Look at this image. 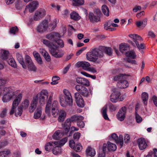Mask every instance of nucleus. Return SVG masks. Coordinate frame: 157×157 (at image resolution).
I'll return each instance as SVG.
<instances>
[{
  "label": "nucleus",
  "mask_w": 157,
  "mask_h": 157,
  "mask_svg": "<svg viewBox=\"0 0 157 157\" xmlns=\"http://www.w3.org/2000/svg\"><path fill=\"white\" fill-rule=\"evenodd\" d=\"M75 89L81 95L85 97H87L89 95V92L88 89L85 87L80 85H75Z\"/></svg>",
  "instance_id": "obj_6"
},
{
  "label": "nucleus",
  "mask_w": 157,
  "mask_h": 157,
  "mask_svg": "<svg viewBox=\"0 0 157 157\" xmlns=\"http://www.w3.org/2000/svg\"><path fill=\"white\" fill-rule=\"evenodd\" d=\"M76 82L79 84L88 86H90V82L88 80L83 78L78 77L76 79Z\"/></svg>",
  "instance_id": "obj_17"
},
{
  "label": "nucleus",
  "mask_w": 157,
  "mask_h": 157,
  "mask_svg": "<svg viewBox=\"0 0 157 157\" xmlns=\"http://www.w3.org/2000/svg\"><path fill=\"white\" fill-rule=\"evenodd\" d=\"M51 111L52 114L54 117L57 116L59 113L60 111L58 108V102L56 101H53L52 104Z\"/></svg>",
  "instance_id": "obj_9"
},
{
  "label": "nucleus",
  "mask_w": 157,
  "mask_h": 157,
  "mask_svg": "<svg viewBox=\"0 0 157 157\" xmlns=\"http://www.w3.org/2000/svg\"><path fill=\"white\" fill-rule=\"evenodd\" d=\"M67 137H65L63 139L60 141H54V144L56 145H59L61 147L64 145L67 141Z\"/></svg>",
  "instance_id": "obj_41"
},
{
  "label": "nucleus",
  "mask_w": 157,
  "mask_h": 157,
  "mask_svg": "<svg viewBox=\"0 0 157 157\" xmlns=\"http://www.w3.org/2000/svg\"><path fill=\"white\" fill-rule=\"evenodd\" d=\"M54 142H48L46 144L45 146V149L46 151H49L51 150L53 148L54 145Z\"/></svg>",
  "instance_id": "obj_39"
},
{
  "label": "nucleus",
  "mask_w": 157,
  "mask_h": 157,
  "mask_svg": "<svg viewBox=\"0 0 157 157\" xmlns=\"http://www.w3.org/2000/svg\"><path fill=\"white\" fill-rule=\"evenodd\" d=\"M103 49L101 50L102 52H105L106 54L109 56H110L112 54V50L111 48L109 47H105L102 46ZM104 54V53H103Z\"/></svg>",
  "instance_id": "obj_36"
},
{
  "label": "nucleus",
  "mask_w": 157,
  "mask_h": 157,
  "mask_svg": "<svg viewBox=\"0 0 157 157\" xmlns=\"http://www.w3.org/2000/svg\"><path fill=\"white\" fill-rule=\"evenodd\" d=\"M107 106L106 105L104 106L102 109V114L104 118L106 120H109V118L107 114Z\"/></svg>",
  "instance_id": "obj_44"
},
{
  "label": "nucleus",
  "mask_w": 157,
  "mask_h": 157,
  "mask_svg": "<svg viewBox=\"0 0 157 157\" xmlns=\"http://www.w3.org/2000/svg\"><path fill=\"white\" fill-rule=\"evenodd\" d=\"M6 61L10 65L14 67H16L17 65L16 62L14 59L11 56L7 59Z\"/></svg>",
  "instance_id": "obj_32"
},
{
  "label": "nucleus",
  "mask_w": 157,
  "mask_h": 157,
  "mask_svg": "<svg viewBox=\"0 0 157 157\" xmlns=\"http://www.w3.org/2000/svg\"><path fill=\"white\" fill-rule=\"evenodd\" d=\"M125 54L126 56L130 57L133 59H135L136 57V55L133 50L125 52Z\"/></svg>",
  "instance_id": "obj_31"
},
{
  "label": "nucleus",
  "mask_w": 157,
  "mask_h": 157,
  "mask_svg": "<svg viewBox=\"0 0 157 157\" xmlns=\"http://www.w3.org/2000/svg\"><path fill=\"white\" fill-rule=\"evenodd\" d=\"M7 109L6 108L3 109L2 111L0 113V117L4 118L6 116Z\"/></svg>",
  "instance_id": "obj_61"
},
{
  "label": "nucleus",
  "mask_w": 157,
  "mask_h": 157,
  "mask_svg": "<svg viewBox=\"0 0 157 157\" xmlns=\"http://www.w3.org/2000/svg\"><path fill=\"white\" fill-rule=\"evenodd\" d=\"M7 81V79L5 78H0V86L4 85Z\"/></svg>",
  "instance_id": "obj_62"
},
{
  "label": "nucleus",
  "mask_w": 157,
  "mask_h": 157,
  "mask_svg": "<svg viewBox=\"0 0 157 157\" xmlns=\"http://www.w3.org/2000/svg\"><path fill=\"white\" fill-rule=\"evenodd\" d=\"M56 43L57 44V45H56L57 47L59 48H63L64 46V43L63 41L61 40H57L56 41Z\"/></svg>",
  "instance_id": "obj_52"
},
{
  "label": "nucleus",
  "mask_w": 157,
  "mask_h": 157,
  "mask_svg": "<svg viewBox=\"0 0 157 157\" xmlns=\"http://www.w3.org/2000/svg\"><path fill=\"white\" fill-rule=\"evenodd\" d=\"M45 14V10L43 9H40L35 12L33 19L35 21H38L43 18Z\"/></svg>",
  "instance_id": "obj_10"
},
{
  "label": "nucleus",
  "mask_w": 157,
  "mask_h": 157,
  "mask_svg": "<svg viewBox=\"0 0 157 157\" xmlns=\"http://www.w3.org/2000/svg\"><path fill=\"white\" fill-rule=\"evenodd\" d=\"M48 27V21H44L38 25L36 30L39 33H43L47 30Z\"/></svg>",
  "instance_id": "obj_8"
},
{
  "label": "nucleus",
  "mask_w": 157,
  "mask_h": 157,
  "mask_svg": "<svg viewBox=\"0 0 157 157\" xmlns=\"http://www.w3.org/2000/svg\"><path fill=\"white\" fill-rule=\"evenodd\" d=\"M41 52L46 60L48 62L50 61L51 58L48 53L44 50H43Z\"/></svg>",
  "instance_id": "obj_40"
},
{
  "label": "nucleus",
  "mask_w": 157,
  "mask_h": 157,
  "mask_svg": "<svg viewBox=\"0 0 157 157\" xmlns=\"http://www.w3.org/2000/svg\"><path fill=\"white\" fill-rule=\"evenodd\" d=\"M3 91L4 95L2 98V101L4 102L9 101L15 95L14 92L10 88L5 87Z\"/></svg>",
  "instance_id": "obj_4"
},
{
  "label": "nucleus",
  "mask_w": 157,
  "mask_h": 157,
  "mask_svg": "<svg viewBox=\"0 0 157 157\" xmlns=\"http://www.w3.org/2000/svg\"><path fill=\"white\" fill-rule=\"evenodd\" d=\"M27 67L28 70L30 71L35 72L37 70V67L33 63L29 65H28Z\"/></svg>",
  "instance_id": "obj_46"
},
{
  "label": "nucleus",
  "mask_w": 157,
  "mask_h": 157,
  "mask_svg": "<svg viewBox=\"0 0 157 157\" xmlns=\"http://www.w3.org/2000/svg\"><path fill=\"white\" fill-rule=\"evenodd\" d=\"M11 56L8 50L4 49L0 50V56L3 59L6 60Z\"/></svg>",
  "instance_id": "obj_18"
},
{
  "label": "nucleus",
  "mask_w": 157,
  "mask_h": 157,
  "mask_svg": "<svg viewBox=\"0 0 157 157\" xmlns=\"http://www.w3.org/2000/svg\"><path fill=\"white\" fill-rule=\"evenodd\" d=\"M88 18L90 22L94 23L100 21V18L99 16H97L92 12H90L89 13Z\"/></svg>",
  "instance_id": "obj_13"
},
{
  "label": "nucleus",
  "mask_w": 157,
  "mask_h": 157,
  "mask_svg": "<svg viewBox=\"0 0 157 157\" xmlns=\"http://www.w3.org/2000/svg\"><path fill=\"white\" fill-rule=\"evenodd\" d=\"M37 102L33 98L30 104V105L29 108V112L33 113L37 107Z\"/></svg>",
  "instance_id": "obj_22"
},
{
  "label": "nucleus",
  "mask_w": 157,
  "mask_h": 157,
  "mask_svg": "<svg viewBox=\"0 0 157 157\" xmlns=\"http://www.w3.org/2000/svg\"><path fill=\"white\" fill-rule=\"evenodd\" d=\"M128 41L134 47H136L139 50L143 49L145 48V46L143 44L141 43L140 45L138 42H136V44H135L134 42L130 40H128Z\"/></svg>",
  "instance_id": "obj_24"
},
{
  "label": "nucleus",
  "mask_w": 157,
  "mask_h": 157,
  "mask_svg": "<svg viewBox=\"0 0 157 157\" xmlns=\"http://www.w3.org/2000/svg\"><path fill=\"white\" fill-rule=\"evenodd\" d=\"M108 150L109 151H114L117 149V147L116 145L109 142H107Z\"/></svg>",
  "instance_id": "obj_33"
},
{
  "label": "nucleus",
  "mask_w": 157,
  "mask_h": 157,
  "mask_svg": "<svg viewBox=\"0 0 157 157\" xmlns=\"http://www.w3.org/2000/svg\"><path fill=\"white\" fill-rule=\"evenodd\" d=\"M86 152L87 155L94 156L95 155V151L93 148L88 147L86 150Z\"/></svg>",
  "instance_id": "obj_34"
},
{
  "label": "nucleus",
  "mask_w": 157,
  "mask_h": 157,
  "mask_svg": "<svg viewBox=\"0 0 157 157\" xmlns=\"http://www.w3.org/2000/svg\"><path fill=\"white\" fill-rule=\"evenodd\" d=\"M74 95L78 106L79 107H83L84 105V101L82 96L78 93H75Z\"/></svg>",
  "instance_id": "obj_7"
},
{
  "label": "nucleus",
  "mask_w": 157,
  "mask_h": 157,
  "mask_svg": "<svg viewBox=\"0 0 157 157\" xmlns=\"http://www.w3.org/2000/svg\"><path fill=\"white\" fill-rule=\"evenodd\" d=\"M41 108L40 107H38L37 108L36 112L35 113L34 115V118L35 119H37L40 117L42 112Z\"/></svg>",
  "instance_id": "obj_37"
},
{
  "label": "nucleus",
  "mask_w": 157,
  "mask_h": 157,
  "mask_svg": "<svg viewBox=\"0 0 157 157\" xmlns=\"http://www.w3.org/2000/svg\"><path fill=\"white\" fill-rule=\"evenodd\" d=\"M147 18H146L142 21H137L136 23V25L138 27H140L141 25H142L144 27L147 24Z\"/></svg>",
  "instance_id": "obj_38"
},
{
  "label": "nucleus",
  "mask_w": 157,
  "mask_h": 157,
  "mask_svg": "<svg viewBox=\"0 0 157 157\" xmlns=\"http://www.w3.org/2000/svg\"><path fill=\"white\" fill-rule=\"evenodd\" d=\"M29 105V101L28 100L26 99L23 102L21 105L20 106L23 109H27Z\"/></svg>",
  "instance_id": "obj_48"
},
{
  "label": "nucleus",
  "mask_w": 157,
  "mask_h": 157,
  "mask_svg": "<svg viewBox=\"0 0 157 157\" xmlns=\"http://www.w3.org/2000/svg\"><path fill=\"white\" fill-rule=\"evenodd\" d=\"M62 135V134L60 131H57L53 134L52 137L53 139L58 140L59 139Z\"/></svg>",
  "instance_id": "obj_47"
},
{
  "label": "nucleus",
  "mask_w": 157,
  "mask_h": 157,
  "mask_svg": "<svg viewBox=\"0 0 157 157\" xmlns=\"http://www.w3.org/2000/svg\"><path fill=\"white\" fill-rule=\"evenodd\" d=\"M58 47L56 44H53L50 46L49 52L52 56L56 58H60L63 55L64 53L61 50L58 49Z\"/></svg>",
  "instance_id": "obj_5"
},
{
  "label": "nucleus",
  "mask_w": 157,
  "mask_h": 157,
  "mask_svg": "<svg viewBox=\"0 0 157 157\" xmlns=\"http://www.w3.org/2000/svg\"><path fill=\"white\" fill-rule=\"evenodd\" d=\"M77 66L78 67H82L84 70L89 71L90 64L87 62H78L77 63Z\"/></svg>",
  "instance_id": "obj_16"
},
{
  "label": "nucleus",
  "mask_w": 157,
  "mask_h": 157,
  "mask_svg": "<svg viewBox=\"0 0 157 157\" xmlns=\"http://www.w3.org/2000/svg\"><path fill=\"white\" fill-rule=\"evenodd\" d=\"M128 36L133 40V42L136 44V42H138V40H142V37L140 36L135 34H130ZM133 42V41H132Z\"/></svg>",
  "instance_id": "obj_26"
},
{
  "label": "nucleus",
  "mask_w": 157,
  "mask_h": 157,
  "mask_svg": "<svg viewBox=\"0 0 157 157\" xmlns=\"http://www.w3.org/2000/svg\"><path fill=\"white\" fill-rule=\"evenodd\" d=\"M103 48L102 46H99L98 48L92 49L86 55L87 59L89 61L95 62L98 58L102 57L104 56V54L101 51Z\"/></svg>",
  "instance_id": "obj_1"
},
{
  "label": "nucleus",
  "mask_w": 157,
  "mask_h": 157,
  "mask_svg": "<svg viewBox=\"0 0 157 157\" xmlns=\"http://www.w3.org/2000/svg\"><path fill=\"white\" fill-rule=\"evenodd\" d=\"M10 154L9 150H6L0 151V157H8V155Z\"/></svg>",
  "instance_id": "obj_45"
},
{
  "label": "nucleus",
  "mask_w": 157,
  "mask_h": 157,
  "mask_svg": "<svg viewBox=\"0 0 157 157\" xmlns=\"http://www.w3.org/2000/svg\"><path fill=\"white\" fill-rule=\"evenodd\" d=\"M120 51L122 53L130 50V46L127 44L122 43L119 46Z\"/></svg>",
  "instance_id": "obj_25"
},
{
  "label": "nucleus",
  "mask_w": 157,
  "mask_h": 157,
  "mask_svg": "<svg viewBox=\"0 0 157 157\" xmlns=\"http://www.w3.org/2000/svg\"><path fill=\"white\" fill-rule=\"evenodd\" d=\"M110 140H114L116 144L118 143V136L116 134L114 133L111 134V136H109Z\"/></svg>",
  "instance_id": "obj_49"
},
{
  "label": "nucleus",
  "mask_w": 157,
  "mask_h": 157,
  "mask_svg": "<svg viewBox=\"0 0 157 157\" xmlns=\"http://www.w3.org/2000/svg\"><path fill=\"white\" fill-rule=\"evenodd\" d=\"M142 98L144 105H146L147 104V101L148 99V94L146 92H143L142 94Z\"/></svg>",
  "instance_id": "obj_42"
},
{
  "label": "nucleus",
  "mask_w": 157,
  "mask_h": 157,
  "mask_svg": "<svg viewBox=\"0 0 157 157\" xmlns=\"http://www.w3.org/2000/svg\"><path fill=\"white\" fill-rule=\"evenodd\" d=\"M82 146L80 144H76L74 148L73 149L76 151L79 152L82 149Z\"/></svg>",
  "instance_id": "obj_55"
},
{
  "label": "nucleus",
  "mask_w": 157,
  "mask_h": 157,
  "mask_svg": "<svg viewBox=\"0 0 157 157\" xmlns=\"http://www.w3.org/2000/svg\"><path fill=\"white\" fill-rule=\"evenodd\" d=\"M101 10L103 13L107 17L109 16V10L106 5H103L101 7Z\"/></svg>",
  "instance_id": "obj_43"
},
{
  "label": "nucleus",
  "mask_w": 157,
  "mask_h": 157,
  "mask_svg": "<svg viewBox=\"0 0 157 157\" xmlns=\"http://www.w3.org/2000/svg\"><path fill=\"white\" fill-rule=\"evenodd\" d=\"M119 145L120 148H122L124 145L123 138V136L120 135L118 137V145Z\"/></svg>",
  "instance_id": "obj_50"
},
{
  "label": "nucleus",
  "mask_w": 157,
  "mask_h": 157,
  "mask_svg": "<svg viewBox=\"0 0 157 157\" xmlns=\"http://www.w3.org/2000/svg\"><path fill=\"white\" fill-rule=\"evenodd\" d=\"M126 108L125 106L122 107L118 112V120L122 121L124 120L126 116Z\"/></svg>",
  "instance_id": "obj_15"
},
{
  "label": "nucleus",
  "mask_w": 157,
  "mask_h": 157,
  "mask_svg": "<svg viewBox=\"0 0 157 157\" xmlns=\"http://www.w3.org/2000/svg\"><path fill=\"white\" fill-rule=\"evenodd\" d=\"M113 22L111 21H109L107 22L104 26V28L106 30H108V28L112 25Z\"/></svg>",
  "instance_id": "obj_60"
},
{
  "label": "nucleus",
  "mask_w": 157,
  "mask_h": 157,
  "mask_svg": "<svg viewBox=\"0 0 157 157\" xmlns=\"http://www.w3.org/2000/svg\"><path fill=\"white\" fill-rule=\"evenodd\" d=\"M81 134L79 132H77L75 133L73 135V138L75 140H78L80 137Z\"/></svg>",
  "instance_id": "obj_63"
},
{
  "label": "nucleus",
  "mask_w": 157,
  "mask_h": 157,
  "mask_svg": "<svg viewBox=\"0 0 157 157\" xmlns=\"http://www.w3.org/2000/svg\"><path fill=\"white\" fill-rule=\"evenodd\" d=\"M66 116V112L63 110H61L59 112V115L58 118V121L59 122H62L64 121Z\"/></svg>",
  "instance_id": "obj_28"
},
{
  "label": "nucleus",
  "mask_w": 157,
  "mask_h": 157,
  "mask_svg": "<svg viewBox=\"0 0 157 157\" xmlns=\"http://www.w3.org/2000/svg\"><path fill=\"white\" fill-rule=\"evenodd\" d=\"M112 91L113 93L110 96V100L112 102L116 103L118 101V92L117 91V89H113Z\"/></svg>",
  "instance_id": "obj_19"
},
{
  "label": "nucleus",
  "mask_w": 157,
  "mask_h": 157,
  "mask_svg": "<svg viewBox=\"0 0 157 157\" xmlns=\"http://www.w3.org/2000/svg\"><path fill=\"white\" fill-rule=\"evenodd\" d=\"M71 122L69 119L67 118L64 122L62 123V126L64 130L65 134H67L69 131L71 126Z\"/></svg>",
  "instance_id": "obj_14"
},
{
  "label": "nucleus",
  "mask_w": 157,
  "mask_h": 157,
  "mask_svg": "<svg viewBox=\"0 0 157 157\" xmlns=\"http://www.w3.org/2000/svg\"><path fill=\"white\" fill-rule=\"evenodd\" d=\"M128 86V83L126 79L118 82V87L120 88H125Z\"/></svg>",
  "instance_id": "obj_29"
},
{
  "label": "nucleus",
  "mask_w": 157,
  "mask_h": 157,
  "mask_svg": "<svg viewBox=\"0 0 157 157\" xmlns=\"http://www.w3.org/2000/svg\"><path fill=\"white\" fill-rule=\"evenodd\" d=\"M25 61L27 66L28 65L33 63L30 57L28 55H26L25 56Z\"/></svg>",
  "instance_id": "obj_57"
},
{
  "label": "nucleus",
  "mask_w": 157,
  "mask_h": 157,
  "mask_svg": "<svg viewBox=\"0 0 157 157\" xmlns=\"http://www.w3.org/2000/svg\"><path fill=\"white\" fill-rule=\"evenodd\" d=\"M60 78L58 76H54L52 78V82L51 83L52 85H56L58 83L57 81L60 79Z\"/></svg>",
  "instance_id": "obj_54"
},
{
  "label": "nucleus",
  "mask_w": 157,
  "mask_h": 157,
  "mask_svg": "<svg viewBox=\"0 0 157 157\" xmlns=\"http://www.w3.org/2000/svg\"><path fill=\"white\" fill-rule=\"evenodd\" d=\"M39 4V2L37 1L34 0L30 3L29 5L36 9L38 7Z\"/></svg>",
  "instance_id": "obj_56"
},
{
  "label": "nucleus",
  "mask_w": 157,
  "mask_h": 157,
  "mask_svg": "<svg viewBox=\"0 0 157 157\" xmlns=\"http://www.w3.org/2000/svg\"><path fill=\"white\" fill-rule=\"evenodd\" d=\"M69 119L71 122L76 121L78 122L79 120H82L84 119V117L82 116H78L76 115L73 116Z\"/></svg>",
  "instance_id": "obj_30"
},
{
  "label": "nucleus",
  "mask_w": 157,
  "mask_h": 157,
  "mask_svg": "<svg viewBox=\"0 0 157 157\" xmlns=\"http://www.w3.org/2000/svg\"><path fill=\"white\" fill-rule=\"evenodd\" d=\"M48 91L46 90H43L33 98L37 103L38 101H39L40 105H44L48 99Z\"/></svg>",
  "instance_id": "obj_3"
},
{
  "label": "nucleus",
  "mask_w": 157,
  "mask_h": 157,
  "mask_svg": "<svg viewBox=\"0 0 157 157\" xmlns=\"http://www.w3.org/2000/svg\"><path fill=\"white\" fill-rule=\"evenodd\" d=\"M70 15L71 18L75 21H78L81 18L78 14L75 11L71 13Z\"/></svg>",
  "instance_id": "obj_35"
},
{
  "label": "nucleus",
  "mask_w": 157,
  "mask_h": 157,
  "mask_svg": "<svg viewBox=\"0 0 157 157\" xmlns=\"http://www.w3.org/2000/svg\"><path fill=\"white\" fill-rule=\"evenodd\" d=\"M18 29L17 27H12L10 29V33L15 34V32L17 31Z\"/></svg>",
  "instance_id": "obj_64"
},
{
  "label": "nucleus",
  "mask_w": 157,
  "mask_h": 157,
  "mask_svg": "<svg viewBox=\"0 0 157 157\" xmlns=\"http://www.w3.org/2000/svg\"><path fill=\"white\" fill-rule=\"evenodd\" d=\"M153 151V153L152 152L150 153L146 156V157H152V155L153 154L154 157H157V149L155 148Z\"/></svg>",
  "instance_id": "obj_58"
},
{
  "label": "nucleus",
  "mask_w": 157,
  "mask_h": 157,
  "mask_svg": "<svg viewBox=\"0 0 157 157\" xmlns=\"http://www.w3.org/2000/svg\"><path fill=\"white\" fill-rule=\"evenodd\" d=\"M52 95H50L49 96L45 108V113L48 117H50L51 116L50 110L51 107V102L52 100Z\"/></svg>",
  "instance_id": "obj_12"
},
{
  "label": "nucleus",
  "mask_w": 157,
  "mask_h": 157,
  "mask_svg": "<svg viewBox=\"0 0 157 157\" xmlns=\"http://www.w3.org/2000/svg\"><path fill=\"white\" fill-rule=\"evenodd\" d=\"M137 141L139 148L141 150L145 149L147 146V144L144 138H141L139 139Z\"/></svg>",
  "instance_id": "obj_20"
},
{
  "label": "nucleus",
  "mask_w": 157,
  "mask_h": 157,
  "mask_svg": "<svg viewBox=\"0 0 157 157\" xmlns=\"http://www.w3.org/2000/svg\"><path fill=\"white\" fill-rule=\"evenodd\" d=\"M60 34L57 33L52 32L47 35L46 37L48 39L53 41H56L60 37Z\"/></svg>",
  "instance_id": "obj_11"
},
{
  "label": "nucleus",
  "mask_w": 157,
  "mask_h": 157,
  "mask_svg": "<svg viewBox=\"0 0 157 157\" xmlns=\"http://www.w3.org/2000/svg\"><path fill=\"white\" fill-rule=\"evenodd\" d=\"M22 94H20L16 98L15 100L13 101L12 106L13 107L16 108L20 103L22 98Z\"/></svg>",
  "instance_id": "obj_23"
},
{
  "label": "nucleus",
  "mask_w": 157,
  "mask_h": 157,
  "mask_svg": "<svg viewBox=\"0 0 157 157\" xmlns=\"http://www.w3.org/2000/svg\"><path fill=\"white\" fill-rule=\"evenodd\" d=\"M127 75L125 74H118V82L126 79Z\"/></svg>",
  "instance_id": "obj_53"
},
{
  "label": "nucleus",
  "mask_w": 157,
  "mask_h": 157,
  "mask_svg": "<svg viewBox=\"0 0 157 157\" xmlns=\"http://www.w3.org/2000/svg\"><path fill=\"white\" fill-rule=\"evenodd\" d=\"M63 93L64 96H61L59 98V102L61 106L64 107H66L67 105L72 106L73 101L71 94L66 89L64 90Z\"/></svg>",
  "instance_id": "obj_2"
},
{
  "label": "nucleus",
  "mask_w": 157,
  "mask_h": 157,
  "mask_svg": "<svg viewBox=\"0 0 157 157\" xmlns=\"http://www.w3.org/2000/svg\"><path fill=\"white\" fill-rule=\"evenodd\" d=\"M17 60L20 64L22 66L23 68L26 69L27 68V66L25 64L22 55L19 53L16 54Z\"/></svg>",
  "instance_id": "obj_21"
},
{
  "label": "nucleus",
  "mask_w": 157,
  "mask_h": 157,
  "mask_svg": "<svg viewBox=\"0 0 157 157\" xmlns=\"http://www.w3.org/2000/svg\"><path fill=\"white\" fill-rule=\"evenodd\" d=\"M23 112V109L21 107H19L18 108L17 110L15 113V115L16 116H17L18 115L20 116L22 114Z\"/></svg>",
  "instance_id": "obj_59"
},
{
  "label": "nucleus",
  "mask_w": 157,
  "mask_h": 157,
  "mask_svg": "<svg viewBox=\"0 0 157 157\" xmlns=\"http://www.w3.org/2000/svg\"><path fill=\"white\" fill-rule=\"evenodd\" d=\"M72 1L74 2L73 3V5L76 6L82 5L84 2V0H72Z\"/></svg>",
  "instance_id": "obj_51"
},
{
  "label": "nucleus",
  "mask_w": 157,
  "mask_h": 157,
  "mask_svg": "<svg viewBox=\"0 0 157 157\" xmlns=\"http://www.w3.org/2000/svg\"><path fill=\"white\" fill-rule=\"evenodd\" d=\"M53 149L52 150V151L53 154L55 155H57L60 154L61 152V147L59 145H55V144Z\"/></svg>",
  "instance_id": "obj_27"
}]
</instances>
